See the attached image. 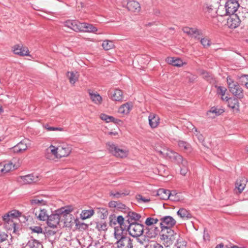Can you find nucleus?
Returning <instances> with one entry per match:
<instances>
[{"label":"nucleus","instance_id":"69168bd1","mask_svg":"<svg viewBox=\"0 0 248 248\" xmlns=\"http://www.w3.org/2000/svg\"><path fill=\"white\" fill-rule=\"evenodd\" d=\"M4 174L3 163H0V175Z\"/></svg>","mask_w":248,"mask_h":248},{"label":"nucleus","instance_id":"de8ad7c7","mask_svg":"<svg viewBox=\"0 0 248 248\" xmlns=\"http://www.w3.org/2000/svg\"><path fill=\"white\" fill-rule=\"evenodd\" d=\"M136 199L139 203H146L150 201V199L144 197L141 195H137Z\"/></svg>","mask_w":248,"mask_h":248},{"label":"nucleus","instance_id":"864d4df0","mask_svg":"<svg viewBox=\"0 0 248 248\" xmlns=\"http://www.w3.org/2000/svg\"><path fill=\"white\" fill-rule=\"evenodd\" d=\"M129 216L132 219L135 220H139L141 217L140 215L135 212H130L129 213Z\"/></svg>","mask_w":248,"mask_h":248},{"label":"nucleus","instance_id":"6ab92c4d","mask_svg":"<svg viewBox=\"0 0 248 248\" xmlns=\"http://www.w3.org/2000/svg\"><path fill=\"white\" fill-rule=\"evenodd\" d=\"M240 23V20L236 15H233L227 19V25L230 28L235 29Z\"/></svg>","mask_w":248,"mask_h":248},{"label":"nucleus","instance_id":"680f3d73","mask_svg":"<svg viewBox=\"0 0 248 248\" xmlns=\"http://www.w3.org/2000/svg\"><path fill=\"white\" fill-rule=\"evenodd\" d=\"M150 248H163V247L158 243H154L150 245Z\"/></svg>","mask_w":248,"mask_h":248},{"label":"nucleus","instance_id":"412c9836","mask_svg":"<svg viewBox=\"0 0 248 248\" xmlns=\"http://www.w3.org/2000/svg\"><path fill=\"white\" fill-rule=\"evenodd\" d=\"M247 180L245 177L238 179L235 183L234 190L236 193H241L246 187Z\"/></svg>","mask_w":248,"mask_h":248},{"label":"nucleus","instance_id":"338daca9","mask_svg":"<svg viewBox=\"0 0 248 248\" xmlns=\"http://www.w3.org/2000/svg\"><path fill=\"white\" fill-rule=\"evenodd\" d=\"M189 124L192 127V128L191 129L192 132L196 134V133L198 132L197 128L191 124Z\"/></svg>","mask_w":248,"mask_h":248},{"label":"nucleus","instance_id":"4d7b16f0","mask_svg":"<svg viewBox=\"0 0 248 248\" xmlns=\"http://www.w3.org/2000/svg\"><path fill=\"white\" fill-rule=\"evenodd\" d=\"M241 84L243 85H245L246 88L248 85V75H244L241 77L240 78Z\"/></svg>","mask_w":248,"mask_h":248},{"label":"nucleus","instance_id":"09e8293b","mask_svg":"<svg viewBox=\"0 0 248 248\" xmlns=\"http://www.w3.org/2000/svg\"><path fill=\"white\" fill-rule=\"evenodd\" d=\"M96 228L100 231L107 230V224L106 222L100 221L96 224Z\"/></svg>","mask_w":248,"mask_h":248},{"label":"nucleus","instance_id":"603ef678","mask_svg":"<svg viewBox=\"0 0 248 248\" xmlns=\"http://www.w3.org/2000/svg\"><path fill=\"white\" fill-rule=\"evenodd\" d=\"M44 127L47 131H62L63 130V129L61 127H52L48 125V124H46L44 125Z\"/></svg>","mask_w":248,"mask_h":248},{"label":"nucleus","instance_id":"49530a36","mask_svg":"<svg viewBox=\"0 0 248 248\" xmlns=\"http://www.w3.org/2000/svg\"><path fill=\"white\" fill-rule=\"evenodd\" d=\"M14 168L12 162H8L7 163H3V170L4 174L6 173L11 170Z\"/></svg>","mask_w":248,"mask_h":248},{"label":"nucleus","instance_id":"5701e85b","mask_svg":"<svg viewBox=\"0 0 248 248\" xmlns=\"http://www.w3.org/2000/svg\"><path fill=\"white\" fill-rule=\"evenodd\" d=\"M224 111V110L222 108L213 107L207 112V115L209 118L214 119L223 113Z\"/></svg>","mask_w":248,"mask_h":248},{"label":"nucleus","instance_id":"423d86ee","mask_svg":"<svg viewBox=\"0 0 248 248\" xmlns=\"http://www.w3.org/2000/svg\"><path fill=\"white\" fill-rule=\"evenodd\" d=\"M227 82L230 91L233 95L240 98L243 97V90L237 82L234 81L230 77H227Z\"/></svg>","mask_w":248,"mask_h":248},{"label":"nucleus","instance_id":"f257e3e1","mask_svg":"<svg viewBox=\"0 0 248 248\" xmlns=\"http://www.w3.org/2000/svg\"><path fill=\"white\" fill-rule=\"evenodd\" d=\"M163 227L160 232V239L163 241L166 247H169L172 245L174 241L180 235L171 228Z\"/></svg>","mask_w":248,"mask_h":248},{"label":"nucleus","instance_id":"bb28decb","mask_svg":"<svg viewBox=\"0 0 248 248\" xmlns=\"http://www.w3.org/2000/svg\"><path fill=\"white\" fill-rule=\"evenodd\" d=\"M127 8L129 11L134 12H138L140 10V3L136 1L132 0L127 2Z\"/></svg>","mask_w":248,"mask_h":248},{"label":"nucleus","instance_id":"ea45409f","mask_svg":"<svg viewBox=\"0 0 248 248\" xmlns=\"http://www.w3.org/2000/svg\"><path fill=\"white\" fill-rule=\"evenodd\" d=\"M177 242L173 248H186V242L180 236L176 239Z\"/></svg>","mask_w":248,"mask_h":248},{"label":"nucleus","instance_id":"a211bd4d","mask_svg":"<svg viewBox=\"0 0 248 248\" xmlns=\"http://www.w3.org/2000/svg\"><path fill=\"white\" fill-rule=\"evenodd\" d=\"M36 217L41 221L46 220L48 218V214L45 209L35 208L33 211Z\"/></svg>","mask_w":248,"mask_h":248},{"label":"nucleus","instance_id":"e2e57ef3","mask_svg":"<svg viewBox=\"0 0 248 248\" xmlns=\"http://www.w3.org/2000/svg\"><path fill=\"white\" fill-rule=\"evenodd\" d=\"M118 202L111 201L109 202V206L110 207H116L117 208Z\"/></svg>","mask_w":248,"mask_h":248},{"label":"nucleus","instance_id":"cd10ccee","mask_svg":"<svg viewBox=\"0 0 248 248\" xmlns=\"http://www.w3.org/2000/svg\"><path fill=\"white\" fill-rule=\"evenodd\" d=\"M215 3L214 4H207L206 8L207 11L209 13L213 12L214 13L217 14V10L218 7L221 6V5H219V2L221 0H212Z\"/></svg>","mask_w":248,"mask_h":248},{"label":"nucleus","instance_id":"774afa93","mask_svg":"<svg viewBox=\"0 0 248 248\" xmlns=\"http://www.w3.org/2000/svg\"><path fill=\"white\" fill-rule=\"evenodd\" d=\"M117 208L124 209L125 205L122 203L118 202Z\"/></svg>","mask_w":248,"mask_h":248},{"label":"nucleus","instance_id":"393cba45","mask_svg":"<svg viewBox=\"0 0 248 248\" xmlns=\"http://www.w3.org/2000/svg\"><path fill=\"white\" fill-rule=\"evenodd\" d=\"M110 97L114 101H121L123 98V92L119 89H115L110 92Z\"/></svg>","mask_w":248,"mask_h":248},{"label":"nucleus","instance_id":"4c0bfd02","mask_svg":"<svg viewBox=\"0 0 248 248\" xmlns=\"http://www.w3.org/2000/svg\"><path fill=\"white\" fill-rule=\"evenodd\" d=\"M178 164H179L181 168V174L184 176L186 175L188 171L187 161L183 157L182 161H180V163Z\"/></svg>","mask_w":248,"mask_h":248},{"label":"nucleus","instance_id":"a18cd8bd","mask_svg":"<svg viewBox=\"0 0 248 248\" xmlns=\"http://www.w3.org/2000/svg\"><path fill=\"white\" fill-rule=\"evenodd\" d=\"M29 242L30 248H43L42 244L36 240H31Z\"/></svg>","mask_w":248,"mask_h":248},{"label":"nucleus","instance_id":"72a5a7b5","mask_svg":"<svg viewBox=\"0 0 248 248\" xmlns=\"http://www.w3.org/2000/svg\"><path fill=\"white\" fill-rule=\"evenodd\" d=\"M177 215L183 219H189L192 217L190 212L185 208H180L177 212Z\"/></svg>","mask_w":248,"mask_h":248},{"label":"nucleus","instance_id":"4be33fe9","mask_svg":"<svg viewBox=\"0 0 248 248\" xmlns=\"http://www.w3.org/2000/svg\"><path fill=\"white\" fill-rule=\"evenodd\" d=\"M149 124L152 128H156L159 124L160 118L156 114L151 113L148 116Z\"/></svg>","mask_w":248,"mask_h":248},{"label":"nucleus","instance_id":"e433bc0d","mask_svg":"<svg viewBox=\"0 0 248 248\" xmlns=\"http://www.w3.org/2000/svg\"><path fill=\"white\" fill-rule=\"evenodd\" d=\"M94 214V210L92 209H90L89 210H84L82 211L80 213V218L82 220H85L87 218H90L92 217Z\"/></svg>","mask_w":248,"mask_h":248},{"label":"nucleus","instance_id":"f8f14e48","mask_svg":"<svg viewBox=\"0 0 248 248\" xmlns=\"http://www.w3.org/2000/svg\"><path fill=\"white\" fill-rule=\"evenodd\" d=\"M12 219L8 213L3 216V219L5 222L4 227L5 229L8 230L13 231L15 232L16 231V224L13 221Z\"/></svg>","mask_w":248,"mask_h":248},{"label":"nucleus","instance_id":"bf43d9fd","mask_svg":"<svg viewBox=\"0 0 248 248\" xmlns=\"http://www.w3.org/2000/svg\"><path fill=\"white\" fill-rule=\"evenodd\" d=\"M116 220L118 224V226H122L124 224V218L122 216H119L117 218H116Z\"/></svg>","mask_w":248,"mask_h":248},{"label":"nucleus","instance_id":"20e7f679","mask_svg":"<svg viewBox=\"0 0 248 248\" xmlns=\"http://www.w3.org/2000/svg\"><path fill=\"white\" fill-rule=\"evenodd\" d=\"M155 150L162 157L168 158L177 163H180L182 160L183 157L181 155L169 149L163 148L162 149H159L156 147Z\"/></svg>","mask_w":248,"mask_h":248},{"label":"nucleus","instance_id":"b1692460","mask_svg":"<svg viewBox=\"0 0 248 248\" xmlns=\"http://www.w3.org/2000/svg\"><path fill=\"white\" fill-rule=\"evenodd\" d=\"M81 25L79 32H89L94 33L97 31V29L92 24L83 22L81 23Z\"/></svg>","mask_w":248,"mask_h":248},{"label":"nucleus","instance_id":"1a4fd4ad","mask_svg":"<svg viewBox=\"0 0 248 248\" xmlns=\"http://www.w3.org/2000/svg\"><path fill=\"white\" fill-rule=\"evenodd\" d=\"M117 248H133L134 241L129 236L121 238L115 243Z\"/></svg>","mask_w":248,"mask_h":248},{"label":"nucleus","instance_id":"f03ea898","mask_svg":"<svg viewBox=\"0 0 248 248\" xmlns=\"http://www.w3.org/2000/svg\"><path fill=\"white\" fill-rule=\"evenodd\" d=\"M70 212L69 210L62 208L56 211L55 213L48 216L47 223L49 227L55 228L59 225L62 217H64Z\"/></svg>","mask_w":248,"mask_h":248},{"label":"nucleus","instance_id":"ddd939ff","mask_svg":"<svg viewBox=\"0 0 248 248\" xmlns=\"http://www.w3.org/2000/svg\"><path fill=\"white\" fill-rule=\"evenodd\" d=\"M12 50L14 54L20 56H30L28 48L22 45H15Z\"/></svg>","mask_w":248,"mask_h":248},{"label":"nucleus","instance_id":"9b49d317","mask_svg":"<svg viewBox=\"0 0 248 248\" xmlns=\"http://www.w3.org/2000/svg\"><path fill=\"white\" fill-rule=\"evenodd\" d=\"M58 149L59 158L68 156L72 150V146L67 144H62L58 146Z\"/></svg>","mask_w":248,"mask_h":248},{"label":"nucleus","instance_id":"7c9ffc66","mask_svg":"<svg viewBox=\"0 0 248 248\" xmlns=\"http://www.w3.org/2000/svg\"><path fill=\"white\" fill-rule=\"evenodd\" d=\"M79 76L78 73L76 71L68 72L67 74L69 82L72 85H74L76 81L78 80Z\"/></svg>","mask_w":248,"mask_h":248},{"label":"nucleus","instance_id":"79ce46f5","mask_svg":"<svg viewBox=\"0 0 248 248\" xmlns=\"http://www.w3.org/2000/svg\"><path fill=\"white\" fill-rule=\"evenodd\" d=\"M181 193H177L175 191H172L170 193L169 199L172 201H178L181 199Z\"/></svg>","mask_w":248,"mask_h":248},{"label":"nucleus","instance_id":"9d476101","mask_svg":"<svg viewBox=\"0 0 248 248\" xmlns=\"http://www.w3.org/2000/svg\"><path fill=\"white\" fill-rule=\"evenodd\" d=\"M58 147L52 145L49 146L45 151V157L50 160H54L55 158H59Z\"/></svg>","mask_w":248,"mask_h":248},{"label":"nucleus","instance_id":"dca6fc26","mask_svg":"<svg viewBox=\"0 0 248 248\" xmlns=\"http://www.w3.org/2000/svg\"><path fill=\"white\" fill-rule=\"evenodd\" d=\"M63 25L76 32H79L81 23L75 20H67L62 23Z\"/></svg>","mask_w":248,"mask_h":248},{"label":"nucleus","instance_id":"37998d69","mask_svg":"<svg viewBox=\"0 0 248 248\" xmlns=\"http://www.w3.org/2000/svg\"><path fill=\"white\" fill-rule=\"evenodd\" d=\"M100 118L104 121H105L107 123L110 122H115L117 119H115L113 117L107 115L105 114L102 113L100 115Z\"/></svg>","mask_w":248,"mask_h":248},{"label":"nucleus","instance_id":"052dcab7","mask_svg":"<svg viewBox=\"0 0 248 248\" xmlns=\"http://www.w3.org/2000/svg\"><path fill=\"white\" fill-rule=\"evenodd\" d=\"M8 214H10V216H11V217L12 218H16V217H17L18 216L19 213H18V212H17L16 210H14V211H12L11 212H9L8 213Z\"/></svg>","mask_w":248,"mask_h":248},{"label":"nucleus","instance_id":"a19ab883","mask_svg":"<svg viewBox=\"0 0 248 248\" xmlns=\"http://www.w3.org/2000/svg\"><path fill=\"white\" fill-rule=\"evenodd\" d=\"M102 46L105 50H108L113 48L114 44L112 41L107 40L103 41Z\"/></svg>","mask_w":248,"mask_h":248},{"label":"nucleus","instance_id":"a878e982","mask_svg":"<svg viewBox=\"0 0 248 248\" xmlns=\"http://www.w3.org/2000/svg\"><path fill=\"white\" fill-rule=\"evenodd\" d=\"M159 232V230L157 227H148L146 236L148 238H155Z\"/></svg>","mask_w":248,"mask_h":248},{"label":"nucleus","instance_id":"2f4dec72","mask_svg":"<svg viewBox=\"0 0 248 248\" xmlns=\"http://www.w3.org/2000/svg\"><path fill=\"white\" fill-rule=\"evenodd\" d=\"M179 147L187 153H191L192 151V147L189 143L187 142L179 140L178 143Z\"/></svg>","mask_w":248,"mask_h":248},{"label":"nucleus","instance_id":"c85d7f7f","mask_svg":"<svg viewBox=\"0 0 248 248\" xmlns=\"http://www.w3.org/2000/svg\"><path fill=\"white\" fill-rule=\"evenodd\" d=\"M133 105L131 103H126L122 105L119 108L118 112L123 114H127L132 109Z\"/></svg>","mask_w":248,"mask_h":248},{"label":"nucleus","instance_id":"2eb2a0df","mask_svg":"<svg viewBox=\"0 0 248 248\" xmlns=\"http://www.w3.org/2000/svg\"><path fill=\"white\" fill-rule=\"evenodd\" d=\"M28 142L29 141L28 140L24 139L12 148L11 150L15 153L18 154L22 153L27 150Z\"/></svg>","mask_w":248,"mask_h":248},{"label":"nucleus","instance_id":"4468645a","mask_svg":"<svg viewBox=\"0 0 248 248\" xmlns=\"http://www.w3.org/2000/svg\"><path fill=\"white\" fill-rule=\"evenodd\" d=\"M160 225L161 229L165 227L166 228H171L176 224L175 220L171 216H165L160 218Z\"/></svg>","mask_w":248,"mask_h":248},{"label":"nucleus","instance_id":"aec40b11","mask_svg":"<svg viewBox=\"0 0 248 248\" xmlns=\"http://www.w3.org/2000/svg\"><path fill=\"white\" fill-rule=\"evenodd\" d=\"M222 100H226L228 101V106L233 109L234 110L237 111H239V102L236 98H229L227 96L222 97Z\"/></svg>","mask_w":248,"mask_h":248},{"label":"nucleus","instance_id":"8fccbe9b","mask_svg":"<svg viewBox=\"0 0 248 248\" xmlns=\"http://www.w3.org/2000/svg\"><path fill=\"white\" fill-rule=\"evenodd\" d=\"M227 91V89L225 87L218 86L217 87V93L221 95L222 97H224L225 93Z\"/></svg>","mask_w":248,"mask_h":248},{"label":"nucleus","instance_id":"c03bdc74","mask_svg":"<svg viewBox=\"0 0 248 248\" xmlns=\"http://www.w3.org/2000/svg\"><path fill=\"white\" fill-rule=\"evenodd\" d=\"M158 219L153 217H148L146 218L145 223L148 227L154 226V225L157 223Z\"/></svg>","mask_w":248,"mask_h":248},{"label":"nucleus","instance_id":"13d9d810","mask_svg":"<svg viewBox=\"0 0 248 248\" xmlns=\"http://www.w3.org/2000/svg\"><path fill=\"white\" fill-rule=\"evenodd\" d=\"M8 235L4 232H0V242H4L7 240Z\"/></svg>","mask_w":248,"mask_h":248},{"label":"nucleus","instance_id":"5fc2aeb1","mask_svg":"<svg viewBox=\"0 0 248 248\" xmlns=\"http://www.w3.org/2000/svg\"><path fill=\"white\" fill-rule=\"evenodd\" d=\"M30 229L31 230L32 232H35L37 233H42L43 230L40 226H33L30 227Z\"/></svg>","mask_w":248,"mask_h":248},{"label":"nucleus","instance_id":"6e6d98bb","mask_svg":"<svg viewBox=\"0 0 248 248\" xmlns=\"http://www.w3.org/2000/svg\"><path fill=\"white\" fill-rule=\"evenodd\" d=\"M124 195V193H121V192H117V191H116V192L111 191L110 192V196H112L113 197V198H114V199L119 198L120 197H122Z\"/></svg>","mask_w":248,"mask_h":248},{"label":"nucleus","instance_id":"3c124183","mask_svg":"<svg viewBox=\"0 0 248 248\" xmlns=\"http://www.w3.org/2000/svg\"><path fill=\"white\" fill-rule=\"evenodd\" d=\"M201 43L204 47H209L211 45L210 41L207 38H202Z\"/></svg>","mask_w":248,"mask_h":248},{"label":"nucleus","instance_id":"f704fd0d","mask_svg":"<svg viewBox=\"0 0 248 248\" xmlns=\"http://www.w3.org/2000/svg\"><path fill=\"white\" fill-rule=\"evenodd\" d=\"M125 236L124 234V230L122 229V226H116L114 227V237L117 241L120 240L121 237L123 238Z\"/></svg>","mask_w":248,"mask_h":248},{"label":"nucleus","instance_id":"c9c22d12","mask_svg":"<svg viewBox=\"0 0 248 248\" xmlns=\"http://www.w3.org/2000/svg\"><path fill=\"white\" fill-rule=\"evenodd\" d=\"M31 204L32 206L44 205L46 203V202L39 197H34L30 200Z\"/></svg>","mask_w":248,"mask_h":248},{"label":"nucleus","instance_id":"c756f323","mask_svg":"<svg viewBox=\"0 0 248 248\" xmlns=\"http://www.w3.org/2000/svg\"><path fill=\"white\" fill-rule=\"evenodd\" d=\"M166 61L170 64H172L173 66L181 67L183 66V62L181 59L178 58H175L173 57H168Z\"/></svg>","mask_w":248,"mask_h":248},{"label":"nucleus","instance_id":"58836bf2","mask_svg":"<svg viewBox=\"0 0 248 248\" xmlns=\"http://www.w3.org/2000/svg\"><path fill=\"white\" fill-rule=\"evenodd\" d=\"M89 94L91 100L94 103L97 105L101 104L102 98L98 93H90Z\"/></svg>","mask_w":248,"mask_h":248},{"label":"nucleus","instance_id":"473e14b6","mask_svg":"<svg viewBox=\"0 0 248 248\" xmlns=\"http://www.w3.org/2000/svg\"><path fill=\"white\" fill-rule=\"evenodd\" d=\"M170 191L163 188L159 189L157 191V195L161 199L166 200L169 199Z\"/></svg>","mask_w":248,"mask_h":248},{"label":"nucleus","instance_id":"39448f33","mask_svg":"<svg viewBox=\"0 0 248 248\" xmlns=\"http://www.w3.org/2000/svg\"><path fill=\"white\" fill-rule=\"evenodd\" d=\"M107 147L109 152L117 157L124 158L128 155L129 151L126 148H121L113 143H107Z\"/></svg>","mask_w":248,"mask_h":248},{"label":"nucleus","instance_id":"0e129e2a","mask_svg":"<svg viewBox=\"0 0 248 248\" xmlns=\"http://www.w3.org/2000/svg\"><path fill=\"white\" fill-rule=\"evenodd\" d=\"M117 223V222L116 220V218L115 217L113 218H111L109 221L110 225L111 226L116 225Z\"/></svg>","mask_w":248,"mask_h":248},{"label":"nucleus","instance_id":"f3484780","mask_svg":"<svg viewBox=\"0 0 248 248\" xmlns=\"http://www.w3.org/2000/svg\"><path fill=\"white\" fill-rule=\"evenodd\" d=\"M183 31L188 36L198 39L200 38V36L202 34L201 30L195 28H190L187 27L183 28Z\"/></svg>","mask_w":248,"mask_h":248},{"label":"nucleus","instance_id":"0eeeda50","mask_svg":"<svg viewBox=\"0 0 248 248\" xmlns=\"http://www.w3.org/2000/svg\"><path fill=\"white\" fill-rule=\"evenodd\" d=\"M40 180V176L37 174H30L25 176H19L16 181L21 185L31 184L36 183Z\"/></svg>","mask_w":248,"mask_h":248},{"label":"nucleus","instance_id":"7ed1b4c3","mask_svg":"<svg viewBox=\"0 0 248 248\" xmlns=\"http://www.w3.org/2000/svg\"><path fill=\"white\" fill-rule=\"evenodd\" d=\"M225 12L221 13V9L223 8V6L221 5L218 7L217 11V14L220 16H224L225 15H233L237 11L239 7V4L236 0H228L225 5Z\"/></svg>","mask_w":248,"mask_h":248},{"label":"nucleus","instance_id":"6e6552de","mask_svg":"<svg viewBox=\"0 0 248 248\" xmlns=\"http://www.w3.org/2000/svg\"><path fill=\"white\" fill-rule=\"evenodd\" d=\"M144 227L139 223H131L128 228V231L130 235L137 237L141 235L143 232Z\"/></svg>","mask_w":248,"mask_h":248}]
</instances>
